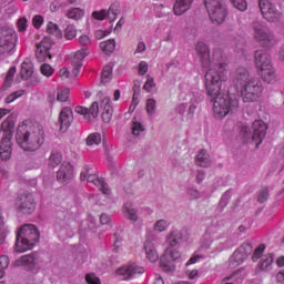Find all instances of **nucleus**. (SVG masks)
<instances>
[{
	"instance_id": "obj_1",
	"label": "nucleus",
	"mask_w": 284,
	"mask_h": 284,
	"mask_svg": "<svg viewBox=\"0 0 284 284\" xmlns=\"http://www.w3.org/2000/svg\"><path fill=\"white\" fill-rule=\"evenodd\" d=\"M202 68L206 69L205 88L207 95L213 101V115L215 119H225L227 114L239 110V99L223 94V81H227V72L223 65V54L220 50H214L210 57V48L205 42L200 41L195 47Z\"/></svg>"
},
{
	"instance_id": "obj_2",
	"label": "nucleus",
	"mask_w": 284,
	"mask_h": 284,
	"mask_svg": "<svg viewBox=\"0 0 284 284\" xmlns=\"http://www.w3.org/2000/svg\"><path fill=\"white\" fill-rule=\"evenodd\" d=\"M235 85L240 90L244 103H256L263 97V82L258 78L250 77V72L245 68L236 70Z\"/></svg>"
},
{
	"instance_id": "obj_3",
	"label": "nucleus",
	"mask_w": 284,
	"mask_h": 284,
	"mask_svg": "<svg viewBox=\"0 0 284 284\" xmlns=\"http://www.w3.org/2000/svg\"><path fill=\"white\" fill-rule=\"evenodd\" d=\"M16 139L18 145L24 152H37L43 145V141H45V132L43 126L39 124L31 125L22 122L18 126Z\"/></svg>"
},
{
	"instance_id": "obj_4",
	"label": "nucleus",
	"mask_w": 284,
	"mask_h": 284,
	"mask_svg": "<svg viewBox=\"0 0 284 284\" xmlns=\"http://www.w3.org/2000/svg\"><path fill=\"white\" fill-rule=\"evenodd\" d=\"M165 241L169 247H166L160 258V267L163 270V272H174L176 270V265L174 263L181 258V252L174 247H176V245L183 241V231L172 229L168 233Z\"/></svg>"
},
{
	"instance_id": "obj_5",
	"label": "nucleus",
	"mask_w": 284,
	"mask_h": 284,
	"mask_svg": "<svg viewBox=\"0 0 284 284\" xmlns=\"http://www.w3.org/2000/svg\"><path fill=\"white\" fill-rule=\"evenodd\" d=\"M39 230L34 224H24L20 227L17 234V241L14 251L18 254H23V252H28L39 243Z\"/></svg>"
},
{
	"instance_id": "obj_6",
	"label": "nucleus",
	"mask_w": 284,
	"mask_h": 284,
	"mask_svg": "<svg viewBox=\"0 0 284 284\" xmlns=\"http://www.w3.org/2000/svg\"><path fill=\"white\" fill-rule=\"evenodd\" d=\"M254 63L258 75L265 81V83L276 82V69L274 68L272 58L267 52L263 50L255 51Z\"/></svg>"
},
{
	"instance_id": "obj_7",
	"label": "nucleus",
	"mask_w": 284,
	"mask_h": 284,
	"mask_svg": "<svg viewBox=\"0 0 284 284\" xmlns=\"http://www.w3.org/2000/svg\"><path fill=\"white\" fill-rule=\"evenodd\" d=\"M265 134H267V123L263 120H255L252 124V129H250L247 124H243L240 130V136L243 143H247L252 140L255 148H258L263 143Z\"/></svg>"
},
{
	"instance_id": "obj_8",
	"label": "nucleus",
	"mask_w": 284,
	"mask_h": 284,
	"mask_svg": "<svg viewBox=\"0 0 284 284\" xmlns=\"http://www.w3.org/2000/svg\"><path fill=\"white\" fill-rule=\"evenodd\" d=\"M19 36L12 27H0V57H12L17 52Z\"/></svg>"
},
{
	"instance_id": "obj_9",
	"label": "nucleus",
	"mask_w": 284,
	"mask_h": 284,
	"mask_svg": "<svg viewBox=\"0 0 284 284\" xmlns=\"http://www.w3.org/2000/svg\"><path fill=\"white\" fill-rule=\"evenodd\" d=\"M81 181H87V183H91L92 185H95L102 194L100 195L101 201H106V203L110 202V187H108V184L99 175H97V171L90 166H84L80 174Z\"/></svg>"
},
{
	"instance_id": "obj_10",
	"label": "nucleus",
	"mask_w": 284,
	"mask_h": 284,
	"mask_svg": "<svg viewBox=\"0 0 284 284\" xmlns=\"http://www.w3.org/2000/svg\"><path fill=\"white\" fill-rule=\"evenodd\" d=\"M252 33L254 40L263 45V48H274L276 45V36L267 29L263 22H254L252 24Z\"/></svg>"
},
{
	"instance_id": "obj_11",
	"label": "nucleus",
	"mask_w": 284,
	"mask_h": 284,
	"mask_svg": "<svg viewBox=\"0 0 284 284\" xmlns=\"http://www.w3.org/2000/svg\"><path fill=\"white\" fill-rule=\"evenodd\" d=\"M204 6L212 23L221 26V23L225 22L227 18V7H225L223 0H204Z\"/></svg>"
},
{
	"instance_id": "obj_12",
	"label": "nucleus",
	"mask_w": 284,
	"mask_h": 284,
	"mask_svg": "<svg viewBox=\"0 0 284 284\" xmlns=\"http://www.w3.org/2000/svg\"><path fill=\"white\" fill-rule=\"evenodd\" d=\"M258 7L262 12L263 19L275 23V21H281L283 18V12L276 8V4L272 0H260Z\"/></svg>"
},
{
	"instance_id": "obj_13",
	"label": "nucleus",
	"mask_w": 284,
	"mask_h": 284,
	"mask_svg": "<svg viewBox=\"0 0 284 284\" xmlns=\"http://www.w3.org/2000/svg\"><path fill=\"white\" fill-rule=\"evenodd\" d=\"M250 254H252V245L248 243L241 245L231 256L229 261L230 267H239Z\"/></svg>"
},
{
	"instance_id": "obj_14",
	"label": "nucleus",
	"mask_w": 284,
	"mask_h": 284,
	"mask_svg": "<svg viewBox=\"0 0 284 284\" xmlns=\"http://www.w3.org/2000/svg\"><path fill=\"white\" fill-rule=\"evenodd\" d=\"M52 48V40L48 37L43 38V40L37 44L36 49V59L43 63L45 59H52L50 54V49Z\"/></svg>"
},
{
	"instance_id": "obj_15",
	"label": "nucleus",
	"mask_w": 284,
	"mask_h": 284,
	"mask_svg": "<svg viewBox=\"0 0 284 284\" xmlns=\"http://www.w3.org/2000/svg\"><path fill=\"white\" fill-rule=\"evenodd\" d=\"M16 207L22 214H32L37 209V204H34V197L31 195H22L16 200Z\"/></svg>"
},
{
	"instance_id": "obj_16",
	"label": "nucleus",
	"mask_w": 284,
	"mask_h": 284,
	"mask_svg": "<svg viewBox=\"0 0 284 284\" xmlns=\"http://www.w3.org/2000/svg\"><path fill=\"white\" fill-rule=\"evenodd\" d=\"M144 273H145V268L134 263L126 264L116 270V274L119 276H124L125 281H128V278H134V276H136L138 274H144Z\"/></svg>"
},
{
	"instance_id": "obj_17",
	"label": "nucleus",
	"mask_w": 284,
	"mask_h": 284,
	"mask_svg": "<svg viewBox=\"0 0 284 284\" xmlns=\"http://www.w3.org/2000/svg\"><path fill=\"white\" fill-rule=\"evenodd\" d=\"M73 175H74V168L70 162H64L61 164L57 173V179L58 181H60V183H68Z\"/></svg>"
},
{
	"instance_id": "obj_18",
	"label": "nucleus",
	"mask_w": 284,
	"mask_h": 284,
	"mask_svg": "<svg viewBox=\"0 0 284 284\" xmlns=\"http://www.w3.org/2000/svg\"><path fill=\"white\" fill-rule=\"evenodd\" d=\"M72 121H73L72 109L69 106L63 108L59 115L60 130L62 132H67L68 128L72 125Z\"/></svg>"
},
{
	"instance_id": "obj_19",
	"label": "nucleus",
	"mask_w": 284,
	"mask_h": 284,
	"mask_svg": "<svg viewBox=\"0 0 284 284\" xmlns=\"http://www.w3.org/2000/svg\"><path fill=\"white\" fill-rule=\"evenodd\" d=\"M90 54L88 49H81L77 51L73 55L72 65H73V77H79V72H81V68H83V59Z\"/></svg>"
},
{
	"instance_id": "obj_20",
	"label": "nucleus",
	"mask_w": 284,
	"mask_h": 284,
	"mask_svg": "<svg viewBox=\"0 0 284 284\" xmlns=\"http://www.w3.org/2000/svg\"><path fill=\"white\" fill-rule=\"evenodd\" d=\"M17 123V116L10 114L2 123L1 130L3 132L2 139H12L14 135V125Z\"/></svg>"
},
{
	"instance_id": "obj_21",
	"label": "nucleus",
	"mask_w": 284,
	"mask_h": 284,
	"mask_svg": "<svg viewBox=\"0 0 284 284\" xmlns=\"http://www.w3.org/2000/svg\"><path fill=\"white\" fill-rule=\"evenodd\" d=\"M214 241H221V236L216 234V227L211 226L206 230V232L202 236L201 247H203L204 250H210Z\"/></svg>"
},
{
	"instance_id": "obj_22",
	"label": "nucleus",
	"mask_w": 284,
	"mask_h": 284,
	"mask_svg": "<svg viewBox=\"0 0 284 284\" xmlns=\"http://www.w3.org/2000/svg\"><path fill=\"white\" fill-rule=\"evenodd\" d=\"M144 253L150 261V263H156L159 261V251H156V246L154 245V240L152 239H146L144 241Z\"/></svg>"
},
{
	"instance_id": "obj_23",
	"label": "nucleus",
	"mask_w": 284,
	"mask_h": 284,
	"mask_svg": "<svg viewBox=\"0 0 284 284\" xmlns=\"http://www.w3.org/2000/svg\"><path fill=\"white\" fill-rule=\"evenodd\" d=\"M194 3V0H175L173 4V14L175 17H181L192 8V4Z\"/></svg>"
},
{
	"instance_id": "obj_24",
	"label": "nucleus",
	"mask_w": 284,
	"mask_h": 284,
	"mask_svg": "<svg viewBox=\"0 0 284 284\" xmlns=\"http://www.w3.org/2000/svg\"><path fill=\"white\" fill-rule=\"evenodd\" d=\"M110 97L104 95L103 99L101 100V104L100 106L102 108L103 112H102V121L104 123H110V121H112V104L110 103Z\"/></svg>"
},
{
	"instance_id": "obj_25",
	"label": "nucleus",
	"mask_w": 284,
	"mask_h": 284,
	"mask_svg": "<svg viewBox=\"0 0 284 284\" xmlns=\"http://www.w3.org/2000/svg\"><path fill=\"white\" fill-rule=\"evenodd\" d=\"M14 267H24V270H33L37 265L34 262V254L23 255L16 260Z\"/></svg>"
},
{
	"instance_id": "obj_26",
	"label": "nucleus",
	"mask_w": 284,
	"mask_h": 284,
	"mask_svg": "<svg viewBox=\"0 0 284 284\" xmlns=\"http://www.w3.org/2000/svg\"><path fill=\"white\" fill-rule=\"evenodd\" d=\"M12 139L2 138L0 144V156L2 161H10L12 156Z\"/></svg>"
},
{
	"instance_id": "obj_27",
	"label": "nucleus",
	"mask_w": 284,
	"mask_h": 284,
	"mask_svg": "<svg viewBox=\"0 0 284 284\" xmlns=\"http://www.w3.org/2000/svg\"><path fill=\"white\" fill-rule=\"evenodd\" d=\"M122 213L124 219L131 221V223H136V221H139V210H136L130 202L124 204Z\"/></svg>"
},
{
	"instance_id": "obj_28",
	"label": "nucleus",
	"mask_w": 284,
	"mask_h": 284,
	"mask_svg": "<svg viewBox=\"0 0 284 284\" xmlns=\"http://www.w3.org/2000/svg\"><path fill=\"white\" fill-rule=\"evenodd\" d=\"M80 232L83 234L84 232L87 234H94L97 232V217L89 215L87 220H84L80 225Z\"/></svg>"
},
{
	"instance_id": "obj_29",
	"label": "nucleus",
	"mask_w": 284,
	"mask_h": 284,
	"mask_svg": "<svg viewBox=\"0 0 284 284\" xmlns=\"http://www.w3.org/2000/svg\"><path fill=\"white\" fill-rule=\"evenodd\" d=\"M273 265H274V255L273 254L263 255L260 262L257 263V272H271Z\"/></svg>"
},
{
	"instance_id": "obj_30",
	"label": "nucleus",
	"mask_w": 284,
	"mask_h": 284,
	"mask_svg": "<svg viewBox=\"0 0 284 284\" xmlns=\"http://www.w3.org/2000/svg\"><path fill=\"white\" fill-rule=\"evenodd\" d=\"M145 132V124L141 118H133L131 121V134L134 139H139Z\"/></svg>"
},
{
	"instance_id": "obj_31",
	"label": "nucleus",
	"mask_w": 284,
	"mask_h": 284,
	"mask_svg": "<svg viewBox=\"0 0 284 284\" xmlns=\"http://www.w3.org/2000/svg\"><path fill=\"white\" fill-rule=\"evenodd\" d=\"M32 74H34V64H32V60L27 58L21 64L20 77L28 80Z\"/></svg>"
},
{
	"instance_id": "obj_32",
	"label": "nucleus",
	"mask_w": 284,
	"mask_h": 284,
	"mask_svg": "<svg viewBox=\"0 0 284 284\" xmlns=\"http://www.w3.org/2000/svg\"><path fill=\"white\" fill-rule=\"evenodd\" d=\"M195 163L200 168H210V165H212L210 153H207L205 150H201L196 155Z\"/></svg>"
},
{
	"instance_id": "obj_33",
	"label": "nucleus",
	"mask_w": 284,
	"mask_h": 284,
	"mask_svg": "<svg viewBox=\"0 0 284 284\" xmlns=\"http://www.w3.org/2000/svg\"><path fill=\"white\" fill-rule=\"evenodd\" d=\"M168 230H170V221L165 219H160L153 224V232H155V234H163V232H168Z\"/></svg>"
},
{
	"instance_id": "obj_34",
	"label": "nucleus",
	"mask_w": 284,
	"mask_h": 284,
	"mask_svg": "<svg viewBox=\"0 0 284 284\" xmlns=\"http://www.w3.org/2000/svg\"><path fill=\"white\" fill-rule=\"evenodd\" d=\"M11 229L8 224H6V220L0 217V245L6 243V239L10 236Z\"/></svg>"
},
{
	"instance_id": "obj_35",
	"label": "nucleus",
	"mask_w": 284,
	"mask_h": 284,
	"mask_svg": "<svg viewBox=\"0 0 284 284\" xmlns=\"http://www.w3.org/2000/svg\"><path fill=\"white\" fill-rule=\"evenodd\" d=\"M100 48L104 54H112L116 48V41L114 39H109L100 43Z\"/></svg>"
},
{
	"instance_id": "obj_36",
	"label": "nucleus",
	"mask_w": 284,
	"mask_h": 284,
	"mask_svg": "<svg viewBox=\"0 0 284 284\" xmlns=\"http://www.w3.org/2000/svg\"><path fill=\"white\" fill-rule=\"evenodd\" d=\"M84 14L85 11L81 8H73L67 12L68 19H73V21H79L80 19H83Z\"/></svg>"
},
{
	"instance_id": "obj_37",
	"label": "nucleus",
	"mask_w": 284,
	"mask_h": 284,
	"mask_svg": "<svg viewBox=\"0 0 284 284\" xmlns=\"http://www.w3.org/2000/svg\"><path fill=\"white\" fill-rule=\"evenodd\" d=\"M61 161H63V155L59 151H52L49 156V165L50 168H57Z\"/></svg>"
},
{
	"instance_id": "obj_38",
	"label": "nucleus",
	"mask_w": 284,
	"mask_h": 284,
	"mask_svg": "<svg viewBox=\"0 0 284 284\" xmlns=\"http://www.w3.org/2000/svg\"><path fill=\"white\" fill-rule=\"evenodd\" d=\"M145 111L149 116H154V114H156V100L153 98L146 99Z\"/></svg>"
},
{
	"instance_id": "obj_39",
	"label": "nucleus",
	"mask_w": 284,
	"mask_h": 284,
	"mask_svg": "<svg viewBox=\"0 0 284 284\" xmlns=\"http://www.w3.org/2000/svg\"><path fill=\"white\" fill-rule=\"evenodd\" d=\"M87 145H89V148L101 145V135L99 133L89 134L87 138Z\"/></svg>"
},
{
	"instance_id": "obj_40",
	"label": "nucleus",
	"mask_w": 284,
	"mask_h": 284,
	"mask_svg": "<svg viewBox=\"0 0 284 284\" xmlns=\"http://www.w3.org/2000/svg\"><path fill=\"white\" fill-rule=\"evenodd\" d=\"M121 13V10H119V6L116 4H111L109 10L106 11V17L112 23V21H116V18Z\"/></svg>"
},
{
	"instance_id": "obj_41",
	"label": "nucleus",
	"mask_w": 284,
	"mask_h": 284,
	"mask_svg": "<svg viewBox=\"0 0 284 284\" xmlns=\"http://www.w3.org/2000/svg\"><path fill=\"white\" fill-rule=\"evenodd\" d=\"M70 99V89L69 88H61L58 90L57 93V101L60 103H65Z\"/></svg>"
},
{
	"instance_id": "obj_42",
	"label": "nucleus",
	"mask_w": 284,
	"mask_h": 284,
	"mask_svg": "<svg viewBox=\"0 0 284 284\" xmlns=\"http://www.w3.org/2000/svg\"><path fill=\"white\" fill-rule=\"evenodd\" d=\"M112 65L108 64L102 70V83H110L112 81Z\"/></svg>"
},
{
	"instance_id": "obj_43",
	"label": "nucleus",
	"mask_w": 284,
	"mask_h": 284,
	"mask_svg": "<svg viewBox=\"0 0 284 284\" xmlns=\"http://www.w3.org/2000/svg\"><path fill=\"white\" fill-rule=\"evenodd\" d=\"M143 90H145V92H154V90H156V83L154 82V78L152 75H146Z\"/></svg>"
},
{
	"instance_id": "obj_44",
	"label": "nucleus",
	"mask_w": 284,
	"mask_h": 284,
	"mask_svg": "<svg viewBox=\"0 0 284 284\" xmlns=\"http://www.w3.org/2000/svg\"><path fill=\"white\" fill-rule=\"evenodd\" d=\"M47 30L49 34H53L57 39H61V37H63V33L59 30V26H57V23L49 22Z\"/></svg>"
},
{
	"instance_id": "obj_45",
	"label": "nucleus",
	"mask_w": 284,
	"mask_h": 284,
	"mask_svg": "<svg viewBox=\"0 0 284 284\" xmlns=\"http://www.w3.org/2000/svg\"><path fill=\"white\" fill-rule=\"evenodd\" d=\"M186 196H187V199H190V201H196V200L201 199V196H203V194L201 193V191H199L195 187H189V189H186Z\"/></svg>"
},
{
	"instance_id": "obj_46",
	"label": "nucleus",
	"mask_w": 284,
	"mask_h": 284,
	"mask_svg": "<svg viewBox=\"0 0 284 284\" xmlns=\"http://www.w3.org/2000/svg\"><path fill=\"white\" fill-rule=\"evenodd\" d=\"M14 74H17V67L10 68L9 71L7 72L6 80L3 83L6 88H10V85H12V80L14 79Z\"/></svg>"
},
{
	"instance_id": "obj_47",
	"label": "nucleus",
	"mask_w": 284,
	"mask_h": 284,
	"mask_svg": "<svg viewBox=\"0 0 284 284\" xmlns=\"http://www.w3.org/2000/svg\"><path fill=\"white\" fill-rule=\"evenodd\" d=\"M40 72L43 77L50 78V77H52V74H54V68H52V65H50L48 63H43L40 67Z\"/></svg>"
},
{
	"instance_id": "obj_48",
	"label": "nucleus",
	"mask_w": 284,
	"mask_h": 284,
	"mask_svg": "<svg viewBox=\"0 0 284 284\" xmlns=\"http://www.w3.org/2000/svg\"><path fill=\"white\" fill-rule=\"evenodd\" d=\"M231 3L236 8V10H240V12H245L247 10V0H230Z\"/></svg>"
},
{
	"instance_id": "obj_49",
	"label": "nucleus",
	"mask_w": 284,
	"mask_h": 284,
	"mask_svg": "<svg viewBox=\"0 0 284 284\" xmlns=\"http://www.w3.org/2000/svg\"><path fill=\"white\" fill-rule=\"evenodd\" d=\"M23 94H26L24 90L16 91L6 98V103H13V101H17V99H20Z\"/></svg>"
},
{
	"instance_id": "obj_50",
	"label": "nucleus",
	"mask_w": 284,
	"mask_h": 284,
	"mask_svg": "<svg viewBox=\"0 0 284 284\" xmlns=\"http://www.w3.org/2000/svg\"><path fill=\"white\" fill-rule=\"evenodd\" d=\"M64 37L69 41H72V39L77 37V28H74L73 26H68L64 30Z\"/></svg>"
},
{
	"instance_id": "obj_51",
	"label": "nucleus",
	"mask_w": 284,
	"mask_h": 284,
	"mask_svg": "<svg viewBox=\"0 0 284 284\" xmlns=\"http://www.w3.org/2000/svg\"><path fill=\"white\" fill-rule=\"evenodd\" d=\"M74 112H77V114H81L82 116H84V119H88L90 121V109L78 105L75 106Z\"/></svg>"
},
{
	"instance_id": "obj_52",
	"label": "nucleus",
	"mask_w": 284,
	"mask_h": 284,
	"mask_svg": "<svg viewBox=\"0 0 284 284\" xmlns=\"http://www.w3.org/2000/svg\"><path fill=\"white\" fill-rule=\"evenodd\" d=\"M263 252H265V245L261 244L253 253V261L256 262L258 258H263Z\"/></svg>"
},
{
	"instance_id": "obj_53",
	"label": "nucleus",
	"mask_w": 284,
	"mask_h": 284,
	"mask_svg": "<svg viewBox=\"0 0 284 284\" xmlns=\"http://www.w3.org/2000/svg\"><path fill=\"white\" fill-rule=\"evenodd\" d=\"M148 70H150V67L148 65V62L141 61L138 67V72L140 77H145L148 74Z\"/></svg>"
},
{
	"instance_id": "obj_54",
	"label": "nucleus",
	"mask_w": 284,
	"mask_h": 284,
	"mask_svg": "<svg viewBox=\"0 0 284 284\" xmlns=\"http://www.w3.org/2000/svg\"><path fill=\"white\" fill-rule=\"evenodd\" d=\"M90 118L97 119L99 116V102H93L89 109Z\"/></svg>"
},
{
	"instance_id": "obj_55",
	"label": "nucleus",
	"mask_w": 284,
	"mask_h": 284,
	"mask_svg": "<svg viewBox=\"0 0 284 284\" xmlns=\"http://www.w3.org/2000/svg\"><path fill=\"white\" fill-rule=\"evenodd\" d=\"M9 266H10V257H8V255H1L0 256V268L8 270Z\"/></svg>"
},
{
	"instance_id": "obj_56",
	"label": "nucleus",
	"mask_w": 284,
	"mask_h": 284,
	"mask_svg": "<svg viewBox=\"0 0 284 284\" xmlns=\"http://www.w3.org/2000/svg\"><path fill=\"white\" fill-rule=\"evenodd\" d=\"M114 254H118L119 256H125V246L119 244V242H116L114 244V248H113Z\"/></svg>"
},
{
	"instance_id": "obj_57",
	"label": "nucleus",
	"mask_w": 284,
	"mask_h": 284,
	"mask_svg": "<svg viewBox=\"0 0 284 284\" xmlns=\"http://www.w3.org/2000/svg\"><path fill=\"white\" fill-rule=\"evenodd\" d=\"M93 19H97L98 21H103L105 17H108V11L106 10H101V11H94L92 13Z\"/></svg>"
},
{
	"instance_id": "obj_58",
	"label": "nucleus",
	"mask_w": 284,
	"mask_h": 284,
	"mask_svg": "<svg viewBox=\"0 0 284 284\" xmlns=\"http://www.w3.org/2000/svg\"><path fill=\"white\" fill-rule=\"evenodd\" d=\"M268 196H270V192L267 191V189H263L258 193L257 201L260 203H265V201H267Z\"/></svg>"
},
{
	"instance_id": "obj_59",
	"label": "nucleus",
	"mask_w": 284,
	"mask_h": 284,
	"mask_svg": "<svg viewBox=\"0 0 284 284\" xmlns=\"http://www.w3.org/2000/svg\"><path fill=\"white\" fill-rule=\"evenodd\" d=\"M199 105V100H196V98H192L190 105H189V114L193 115L194 112H196V108Z\"/></svg>"
},
{
	"instance_id": "obj_60",
	"label": "nucleus",
	"mask_w": 284,
	"mask_h": 284,
	"mask_svg": "<svg viewBox=\"0 0 284 284\" xmlns=\"http://www.w3.org/2000/svg\"><path fill=\"white\" fill-rule=\"evenodd\" d=\"M28 28V19L21 18L18 20V29L20 32H26V29Z\"/></svg>"
},
{
	"instance_id": "obj_61",
	"label": "nucleus",
	"mask_w": 284,
	"mask_h": 284,
	"mask_svg": "<svg viewBox=\"0 0 284 284\" xmlns=\"http://www.w3.org/2000/svg\"><path fill=\"white\" fill-rule=\"evenodd\" d=\"M112 33V30H98L95 32V38L101 40V39H105V37H109V34Z\"/></svg>"
},
{
	"instance_id": "obj_62",
	"label": "nucleus",
	"mask_w": 284,
	"mask_h": 284,
	"mask_svg": "<svg viewBox=\"0 0 284 284\" xmlns=\"http://www.w3.org/2000/svg\"><path fill=\"white\" fill-rule=\"evenodd\" d=\"M185 110H187V103L185 102L178 104V106L175 108L176 114H180V115L185 114Z\"/></svg>"
},
{
	"instance_id": "obj_63",
	"label": "nucleus",
	"mask_w": 284,
	"mask_h": 284,
	"mask_svg": "<svg viewBox=\"0 0 284 284\" xmlns=\"http://www.w3.org/2000/svg\"><path fill=\"white\" fill-rule=\"evenodd\" d=\"M32 23H33L34 28H41V26H43V17L36 16L32 20Z\"/></svg>"
},
{
	"instance_id": "obj_64",
	"label": "nucleus",
	"mask_w": 284,
	"mask_h": 284,
	"mask_svg": "<svg viewBox=\"0 0 284 284\" xmlns=\"http://www.w3.org/2000/svg\"><path fill=\"white\" fill-rule=\"evenodd\" d=\"M91 42L92 41L90 40L89 36L83 34V36H80L79 38L80 45H90Z\"/></svg>"
}]
</instances>
